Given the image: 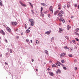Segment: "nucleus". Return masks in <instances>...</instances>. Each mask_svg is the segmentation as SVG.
Wrapping results in <instances>:
<instances>
[{
  "label": "nucleus",
  "instance_id": "f257e3e1",
  "mask_svg": "<svg viewBox=\"0 0 79 79\" xmlns=\"http://www.w3.org/2000/svg\"><path fill=\"white\" fill-rule=\"evenodd\" d=\"M29 21L30 22V23H31L30 26H33L35 23L34 21L32 19H29Z\"/></svg>",
  "mask_w": 79,
  "mask_h": 79
},
{
  "label": "nucleus",
  "instance_id": "f03ea898",
  "mask_svg": "<svg viewBox=\"0 0 79 79\" xmlns=\"http://www.w3.org/2000/svg\"><path fill=\"white\" fill-rule=\"evenodd\" d=\"M66 55V53L65 52H63L60 55V57L62 58L63 57L65 56Z\"/></svg>",
  "mask_w": 79,
  "mask_h": 79
},
{
  "label": "nucleus",
  "instance_id": "7ed1b4c3",
  "mask_svg": "<svg viewBox=\"0 0 79 79\" xmlns=\"http://www.w3.org/2000/svg\"><path fill=\"white\" fill-rule=\"evenodd\" d=\"M11 24H12L13 26H16L17 25V23L16 22H11Z\"/></svg>",
  "mask_w": 79,
  "mask_h": 79
},
{
  "label": "nucleus",
  "instance_id": "20e7f679",
  "mask_svg": "<svg viewBox=\"0 0 79 79\" xmlns=\"http://www.w3.org/2000/svg\"><path fill=\"white\" fill-rule=\"evenodd\" d=\"M0 33L3 35H5V32L3 30H2L1 31Z\"/></svg>",
  "mask_w": 79,
  "mask_h": 79
},
{
  "label": "nucleus",
  "instance_id": "39448f33",
  "mask_svg": "<svg viewBox=\"0 0 79 79\" xmlns=\"http://www.w3.org/2000/svg\"><path fill=\"white\" fill-rule=\"evenodd\" d=\"M6 29L9 32H11V29L10 28V27H7L6 28Z\"/></svg>",
  "mask_w": 79,
  "mask_h": 79
},
{
  "label": "nucleus",
  "instance_id": "423d86ee",
  "mask_svg": "<svg viewBox=\"0 0 79 79\" xmlns=\"http://www.w3.org/2000/svg\"><path fill=\"white\" fill-rule=\"evenodd\" d=\"M49 10L50 11H52V13H53V7L52 6H51L50 8H49Z\"/></svg>",
  "mask_w": 79,
  "mask_h": 79
},
{
  "label": "nucleus",
  "instance_id": "0eeeda50",
  "mask_svg": "<svg viewBox=\"0 0 79 79\" xmlns=\"http://www.w3.org/2000/svg\"><path fill=\"white\" fill-rule=\"evenodd\" d=\"M21 5H22L23 6H24V7H26L27 6L26 5L24 4L23 3L21 2H20Z\"/></svg>",
  "mask_w": 79,
  "mask_h": 79
},
{
  "label": "nucleus",
  "instance_id": "6e6552de",
  "mask_svg": "<svg viewBox=\"0 0 79 79\" xmlns=\"http://www.w3.org/2000/svg\"><path fill=\"white\" fill-rule=\"evenodd\" d=\"M56 73L57 74H59L61 73V70H60L58 69L57 70V71L56 72Z\"/></svg>",
  "mask_w": 79,
  "mask_h": 79
},
{
  "label": "nucleus",
  "instance_id": "1a4fd4ad",
  "mask_svg": "<svg viewBox=\"0 0 79 79\" xmlns=\"http://www.w3.org/2000/svg\"><path fill=\"white\" fill-rule=\"evenodd\" d=\"M49 74V75H50V76H53L54 74H53V73H52V72H48Z\"/></svg>",
  "mask_w": 79,
  "mask_h": 79
},
{
  "label": "nucleus",
  "instance_id": "9d476101",
  "mask_svg": "<svg viewBox=\"0 0 79 79\" xmlns=\"http://www.w3.org/2000/svg\"><path fill=\"white\" fill-rule=\"evenodd\" d=\"M59 10H61V5L60 4H59L58 6Z\"/></svg>",
  "mask_w": 79,
  "mask_h": 79
},
{
  "label": "nucleus",
  "instance_id": "9b49d317",
  "mask_svg": "<svg viewBox=\"0 0 79 79\" xmlns=\"http://www.w3.org/2000/svg\"><path fill=\"white\" fill-rule=\"evenodd\" d=\"M56 64L57 65V66H60V65L61 64L60 63V62H57V63Z\"/></svg>",
  "mask_w": 79,
  "mask_h": 79
},
{
  "label": "nucleus",
  "instance_id": "f8f14e48",
  "mask_svg": "<svg viewBox=\"0 0 79 79\" xmlns=\"http://www.w3.org/2000/svg\"><path fill=\"white\" fill-rule=\"evenodd\" d=\"M61 31H63V30H62V29L61 28H59V32H60V33H61Z\"/></svg>",
  "mask_w": 79,
  "mask_h": 79
},
{
  "label": "nucleus",
  "instance_id": "ddd939ff",
  "mask_svg": "<svg viewBox=\"0 0 79 79\" xmlns=\"http://www.w3.org/2000/svg\"><path fill=\"white\" fill-rule=\"evenodd\" d=\"M58 15L60 17H62V16H63V15L60 12L58 14Z\"/></svg>",
  "mask_w": 79,
  "mask_h": 79
},
{
  "label": "nucleus",
  "instance_id": "4468645a",
  "mask_svg": "<svg viewBox=\"0 0 79 79\" xmlns=\"http://www.w3.org/2000/svg\"><path fill=\"white\" fill-rule=\"evenodd\" d=\"M59 12V10H57V11H56L54 13V15H56V14H57V13H58Z\"/></svg>",
  "mask_w": 79,
  "mask_h": 79
},
{
  "label": "nucleus",
  "instance_id": "2eb2a0df",
  "mask_svg": "<svg viewBox=\"0 0 79 79\" xmlns=\"http://www.w3.org/2000/svg\"><path fill=\"white\" fill-rule=\"evenodd\" d=\"M41 5H43V6H47L44 3H41Z\"/></svg>",
  "mask_w": 79,
  "mask_h": 79
},
{
  "label": "nucleus",
  "instance_id": "dca6fc26",
  "mask_svg": "<svg viewBox=\"0 0 79 79\" xmlns=\"http://www.w3.org/2000/svg\"><path fill=\"white\" fill-rule=\"evenodd\" d=\"M29 32H30V30H27L26 31V33H29Z\"/></svg>",
  "mask_w": 79,
  "mask_h": 79
},
{
  "label": "nucleus",
  "instance_id": "f3484780",
  "mask_svg": "<svg viewBox=\"0 0 79 79\" xmlns=\"http://www.w3.org/2000/svg\"><path fill=\"white\" fill-rule=\"evenodd\" d=\"M45 34H48V35L49 34H50V31H47L46 33Z\"/></svg>",
  "mask_w": 79,
  "mask_h": 79
},
{
  "label": "nucleus",
  "instance_id": "a211bd4d",
  "mask_svg": "<svg viewBox=\"0 0 79 79\" xmlns=\"http://www.w3.org/2000/svg\"><path fill=\"white\" fill-rule=\"evenodd\" d=\"M60 13H62V14H64V11H63V10H61L60 11Z\"/></svg>",
  "mask_w": 79,
  "mask_h": 79
},
{
  "label": "nucleus",
  "instance_id": "6ab92c4d",
  "mask_svg": "<svg viewBox=\"0 0 79 79\" xmlns=\"http://www.w3.org/2000/svg\"><path fill=\"white\" fill-rule=\"evenodd\" d=\"M63 17H61L60 19V21H63Z\"/></svg>",
  "mask_w": 79,
  "mask_h": 79
},
{
  "label": "nucleus",
  "instance_id": "aec40b11",
  "mask_svg": "<svg viewBox=\"0 0 79 79\" xmlns=\"http://www.w3.org/2000/svg\"><path fill=\"white\" fill-rule=\"evenodd\" d=\"M41 15L43 17H44V14H43L42 13H41Z\"/></svg>",
  "mask_w": 79,
  "mask_h": 79
},
{
  "label": "nucleus",
  "instance_id": "412c9836",
  "mask_svg": "<svg viewBox=\"0 0 79 79\" xmlns=\"http://www.w3.org/2000/svg\"><path fill=\"white\" fill-rule=\"evenodd\" d=\"M52 68H55V67H56V65H55V64H53L52 65Z\"/></svg>",
  "mask_w": 79,
  "mask_h": 79
},
{
  "label": "nucleus",
  "instance_id": "4be33fe9",
  "mask_svg": "<svg viewBox=\"0 0 79 79\" xmlns=\"http://www.w3.org/2000/svg\"><path fill=\"white\" fill-rule=\"evenodd\" d=\"M29 4H30L32 8H33V5H32V4H31V2H29Z\"/></svg>",
  "mask_w": 79,
  "mask_h": 79
},
{
  "label": "nucleus",
  "instance_id": "5701e85b",
  "mask_svg": "<svg viewBox=\"0 0 79 79\" xmlns=\"http://www.w3.org/2000/svg\"><path fill=\"white\" fill-rule=\"evenodd\" d=\"M71 28V26H69V25H68V30H69V29Z\"/></svg>",
  "mask_w": 79,
  "mask_h": 79
},
{
  "label": "nucleus",
  "instance_id": "b1692460",
  "mask_svg": "<svg viewBox=\"0 0 79 79\" xmlns=\"http://www.w3.org/2000/svg\"><path fill=\"white\" fill-rule=\"evenodd\" d=\"M13 52V50H12L11 49H10V53H12Z\"/></svg>",
  "mask_w": 79,
  "mask_h": 79
},
{
  "label": "nucleus",
  "instance_id": "393cba45",
  "mask_svg": "<svg viewBox=\"0 0 79 79\" xmlns=\"http://www.w3.org/2000/svg\"><path fill=\"white\" fill-rule=\"evenodd\" d=\"M69 56L70 57H72L73 56V55L72 54H70L69 55Z\"/></svg>",
  "mask_w": 79,
  "mask_h": 79
},
{
  "label": "nucleus",
  "instance_id": "a878e982",
  "mask_svg": "<svg viewBox=\"0 0 79 79\" xmlns=\"http://www.w3.org/2000/svg\"><path fill=\"white\" fill-rule=\"evenodd\" d=\"M63 69H65V70H66V69H68L66 68V67H64L63 68Z\"/></svg>",
  "mask_w": 79,
  "mask_h": 79
},
{
  "label": "nucleus",
  "instance_id": "bb28decb",
  "mask_svg": "<svg viewBox=\"0 0 79 79\" xmlns=\"http://www.w3.org/2000/svg\"><path fill=\"white\" fill-rule=\"evenodd\" d=\"M78 31H79V28H77L76 29V32H78Z\"/></svg>",
  "mask_w": 79,
  "mask_h": 79
},
{
  "label": "nucleus",
  "instance_id": "cd10ccee",
  "mask_svg": "<svg viewBox=\"0 0 79 79\" xmlns=\"http://www.w3.org/2000/svg\"><path fill=\"white\" fill-rule=\"evenodd\" d=\"M48 13V11H45L44 12V14H46Z\"/></svg>",
  "mask_w": 79,
  "mask_h": 79
},
{
  "label": "nucleus",
  "instance_id": "c85d7f7f",
  "mask_svg": "<svg viewBox=\"0 0 79 79\" xmlns=\"http://www.w3.org/2000/svg\"><path fill=\"white\" fill-rule=\"evenodd\" d=\"M74 69H75V71H77V67H75Z\"/></svg>",
  "mask_w": 79,
  "mask_h": 79
},
{
  "label": "nucleus",
  "instance_id": "c756f323",
  "mask_svg": "<svg viewBox=\"0 0 79 79\" xmlns=\"http://www.w3.org/2000/svg\"><path fill=\"white\" fill-rule=\"evenodd\" d=\"M43 10V7H41V12H42Z\"/></svg>",
  "mask_w": 79,
  "mask_h": 79
},
{
  "label": "nucleus",
  "instance_id": "7c9ffc66",
  "mask_svg": "<svg viewBox=\"0 0 79 79\" xmlns=\"http://www.w3.org/2000/svg\"><path fill=\"white\" fill-rule=\"evenodd\" d=\"M61 62L62 63H64V60H61Z\"/></svg>",
  "mask_w": 79,
  "mask_h": 79
},
{
  "label": "nucleus",
  "instance_id": "2f4dec72",
  "mask_svg": "<svg viewBox=\"0 0 79 79\" xmlns=\"http://www.w3.org/2000/svg\"><path fill=\"white\" fill-rule=\"evenodd\" d=\"M75 34H76V35H79V34H78V33H77V32H75Z\"/></svg>",
  "mask_w": 79,
  "mask_h": 79
},
{
  "label": "nucleus",
  "instance_id": "473e14b6",
  "mask_svg": "<svg viewBox=\"0 0 79 79\" xmlns=\"http://www.w3.org/2000/svg\"><path fill=\"white\" fill-rule=\"evenodd\" d=\"M45 53H48V51H47V50H46L45 51Z\"/></svg>",
  "mask_w": 79,
  "mask_h": 79
},
{
  "label": "nucleus",
  "instance_id": "72a5a7b5",
  "mask_svg": "<svg viewBox=\"0 0 79 79\" xmlns=\"http://www.w3.org/2000/svg\"><path fill=\"white\" fill-rule=\"evenodd\" d=\"M72 42H73V43H74V44H75L76 43V42L75 41V40H72Z\"/></svg>",
  "mask_w": 79,
  "mask_h": 79
},
{
  "label": "nucleus",
  "instance_id": "f704fd0d",
  "mask_svg": "<svg viewBox=\"0 0 79 79\" xmlns=\"http://www.w3.org/2000/svg\"><path fill=\"white\" fill-rule=\"evenodd\" d=\"M75 39H76L77 40V41L78 42H79V39L77 38H75Z\"/></svg>",
  "mask_w": 79,
  "mask_h": 79
},
{
  "label": "nucleus",
  "instance_id": "c9c22d12",
  "mask_svg": "<svg viewBox=\"0 0 79 79\" xmlns=\"http://www.w3.org/2000/svg\"><path fill=\"white\" fill-rule=\"evenodd\" d=\"M36 44H39V41L38 40H36Z\"/></svg>",
  "mask_w": 79,
  "mask_h": 79
},
{
  "label": "nucleus",
  "instance_id": "e433bc0d",
  "mask_svg": "<svg viewBox=\"0 0 79 79\" xmlns=\"http://www.w3.org/2000/svg\"><path fill=\"white\" fill-rule=\"evenodd\" d=\"M0 5L1 6H3V4H2V2L0 3Z\"/></svg>",
  "mask_w": 79,
  "mask_h": 79
},
{
  "label": "nucleus",
  "instance_id": "4c0bfd02",
  "mask_svg": "<svg viewBox=\"0 0 79 79\" xmlns=\"http://www.w3.org/2000/svg\"><path fill=\"white\" fill-rule=\"evenodd\" d=\"M62 21H63V23H65V20L64 19H63Z\"/></svg>",
  "mask_w": 79,
  "mask_h": 79
},
{
  "label": "nucleus",
  "instance_id": "58836bf2",
  "mask_svg": "<svg viewBox=\"0 0 79 79\" xmlns=\"http://www.w3.org/2000/svg\"><path fill=\"white\" fill-rule=\"evenodd\" d=\"M67 6L68 8H69L70 7V5H68Z\"/></svg>",
  "mask_w": 79,
  "mask_h": 79
},
{
  "label": "nucleus",
  "instance_id": "ea45409f",
  "mask_svg": "<svg viewBox=\"0 0 79 79\" xmlns=\"http://www.w3.org/2000/svg\"><path fill=\"white\" fill-rule=\"evenodd\" d=\"M48 18H50V14H48Z\"/></svg>",
  "mask_w": 79,
  "mask_h": 79
},
{
  "label": "nucleus",
  "instance_id": "a19ab883",
  "mask_svg": "<svg viewBox=\"0 0 79 79\" xmlns=\"http://www.w3.org/2000/svg\"><path fill=\"white\" fill-rule=\"evenodd\" d=\"M65 38H66L67 39H68V36H65Z\"/></svg>",
  "mask_w": 79,
  "mask_h": 79
},
{
  "label": "nucleus",
  "instance_id": "79ce46f5",
  "mask_svg": "<svg viewBox=\"0 0 79 79\" xmlns=\"http://www.w3.org/2000/svg\"><path fill=\"white\" fill-rule=\"evenodd\" d=\"M5 40L6 43H8V40H7L6 39H5Z\"/></svg>",
  "mask_w": 79,
  "mask_h": 79
},
{
  "label": "nucleus",
  "instance_id": "37998d69",
  "mask_svg": "<svg viewBox=\"0 0 79 79\" xmlns=\"http://www.w3.org/2000/svg\"><path fill=\"white\" fill-rule=\"evenodd\" d=\"M31 13H32V14H34V11H33V10H31Z\"/></svg>",
  "mask_w": 79,
  "mask_h": 79
},
{
  "label": "nucleus",
  "instance_id": "c03bdc74",
  "mask_svg": "<svg viewBox=\"0 0 79 79\" xmlns=\"http://www.w3.org/2000/svg\"><path fill=\"white\" fill-rule=\"evenodd\" d=\"M64 48H65V49H66V48H67V46H65L64 47Z\"/></svg>",
  "mask_w": 79,
  "mask_h": 79
},
{
  "label": "nucleus",
  "instance_id": "a18cd8bd",
  "mask_svg": "<svg viewBox=\"0 0 79 79\" xmlns=\"http://www.w3.org/2000/svg\"><path fill=\"white\" fill-rule=\"evenodd\" d=\"M26 40L27 42H28L29 41V40L28 39H27Z\"/></svg>",
  "mask_w": 79,
  "mask_h": 79
},
{
  "label": "nucleus",
  "instance_id": "49530a36",
  "mask_svg": "<svg viewBox=\"0 0 79 79\" xmlns=\"http://www.w3.org/2000/svg\"><path fill=\"white\" fill-rule=\"evenodd\" d=\"M0 57H2V54H0Z\"/></svg>",
  "mask_w": 79,
  "mask_h": 79
},
{
  "label": "nucleus",
  "instance_id": "de8ad7c7",
  "mask_svg": "<svg viewBox=\"0 0 79 79\" xmlns=\"http://www.w3.org/2000/svg\"><path fill=\"white\" fill-rule=\"evenodd\" d=\"M61 65V66H62L63 67L64 66V65L61 64H60Z\"/></svg>",
  "mask_w": 79,
  "mask_h": 79
},
{
  "label": "nucleus",
  "instance_id": "09e8293b",
  "mask_svg": "<svg viewBox=\"0 0 79 79\" xmlns=\"http://www.w3.org/2000/svg\"><path fill=\"white\" fill-rule=\"evenodd\" d=\"M54 38L52 37L51 38V40H54Z\"/></svg>",
  "mask_w": 79,
  "mask_h": 79
},
{
  "label": "nucleus",
  "instance_id": "8fccbe9b",
  "mask_svg": "<svg viewBox=\"0 0 79 79\" xmlns=\"http://www.w3.org/2000/svg\"><path fill=\"white\" fill-rule=\"evenodd\" d=\"M18 29H16L15 30L16 31H17V32H18Z\"/></svg>",
  "mask_w": 79,
  "mask_h": 79
},
{
  "label": "nucleus",
  "instance_id": "3c124183",
  "mask_svg": "<svg viewBox=\"0 0 79 79\" xmlns=\"http://www.w3.org/2000/svg\"><path fill=\"white\" fill-rule=\"evenodd\" d=\"M75 7H77V4H75Z\"/></svg>",
  "mask_w": 79,
  "mask_h": 79
},
{
  "label": "nucleus",
  "instance_id": "603ef678",
  "mask_svg": "<svg viewBox=\"0 0 79 79\" xmlns=\"http://www.w3.org/2000/svg\"><path fill=\"white\" fill-rule=\"evenodd\" d=\"M50 69L48 68V71H50Z\"/></svg>",
  "mask_w": 79,
  "mask_h": 79
},
{
  "label": "nucleus",
  "instance_id": "864d4df0",
  "mask_svg": "<svg viewBox=\"0 0 79 79\" xmlns=\"http://www.w3.org/2000/svg\"><path fill=\"white\" fill-rule=\"evenodd\" d=\"M57 20H59V18H57Z\"/></svg>",
  "mask_w": 79,
  "mask_h": 79
},
{
  "label": "nucleus",
  "instance_id": "5fc2aeb1",
  "mask_svg": "<svg viewBox=\"0 0 79 79\" xmlns=\"http://www.w3.org/2000/svg\"><path fill=\"white\" fill-rule=\"evenodd\" d=\"M25 27H26L27 26H26V24H25Z\"/></svg>",
  "mask_w": 79,
  "mask_h": 79
},
{
  "label": "nucleus",
  "instance_id": "6e6d98bb",
  "mask_svg": "<svg viewBox=\"0 0 79 79\" xmlns=\"http://www.w3.org/2000/svg\"><path fill=\"white\" fill-rule=\"evenodd\" d=\"M50 63H52V61H51V60H50Z\"/></svg>",
  "mask_w": 79,
  "mask_h": 79
},
{
  "label": "nucleus",
  "instance_id": "4d7b16f0",
  "mask_svg": "<svg viewBox=\"0 0 79 79\" xmlns=\"http://www.w3.org/2000/svg\"><path fill=\"white\" fill-rule=\"evenodd\" d=\"M5 64H7L6 62L5 63Z\"/></svg>",
  "mask_w": 79,
  "mask_h": 79
},
{
  "label": "nucleus",
  "instance_id": "13d9d810",
  "mask_svg": "<svg viewBox=\"0 0 79 79\" xmlns=\"http://www.w3.org/2000/svg\"><path fill=\"white\" fill-rule=\"evenodd\" d=\"M36 71H38V69H36Z\"/></svg>",
  "mask_w": 79,
  "mask_h": 79
},
{
  "label": "nucleus",
  "instance_id": "bf43d9fd",
  "mask_svg": "<svg viewBox=\"0 0 79 79\" xmlns=\"http://www.w3.org/2000/svg\"><path fill=\"white\" fill-rule=\"evenodd\" d=\"M32 62H34V59H32Z\"/></svg>",
  "mask_w": 79,
  "mask_h": 79
},
{
  "label": "nucleus",
  "instance_id": "052dcab7",
  "mask_svg": "<svg viewBox=\"0 0 79 79\" xmlns=\"http://www.w3.org/2000/svg\"><path fill=\"white\" fill-rule=\"evenodd\" d=\"M77 45H79V44H78V43H77Z\"/></svg>",
  "mask_w": 79,
  "mask_h": 79
},
{
  "label": "nucleus",
  "instance_id": "680f3d73",
  "mask_svg": "<svg viewBox=\"0 0 79 79\" xmlns=\"http://www.w3.org/2000/svg\"><path fill=\"white\" fill-rule=\"evenodd\" d=\"M66 49H67V50H69V48H67Z\"/></svg>",
  "mask_w": 79,
  "mask_h": 79
},
{
  "label": "nucleus",
  "instance_id": "e2e57ef3",
  "mask_svg": "<svg viewBox=\"0 0 79 79\" xmlns=\"http://www.w3.org/2000/svg\"><path fill=\"white\" fill-rule=\"evenodd\" d=\"M64 8H66V6H64Z\"/></svg>",
  "mask_w": 79,
  "mask_h": 79
},
{
  "label": "nucleus",
  "instance_id": "0e129e2a",
  "mask_svg": "<svg viewBox=\"0 0 79 79\" xmlns=\"http://www.w3.org/2000/svg\"><path fill=\"white\" fill-rule=\"evenodd\" d=\"M78 9H79V5H78Z\"/></svg>",
  "mask_w": 79,
  "mask_h": 79
},
{
  "label": "nucleus",
  "instance_id": "69168bd1",
  "mask_svg": "<svg viewBox=\"0 0 79 79\" xmlns=\"http://www.w3.org/2000/svg\"><path fill=\"white\" fill-rule=\"evenodd\" d=\"M2 2V0H0V3Z\"/></svg>",
  "mask_w": 79,
  "mask_h": 79
},
{
  "label": "nucleus",
  "instance_id": "338daca9",
  "mask_svg": "<svg viewBox=\"0 0 79 79\" xmlns=\"http://www.w3.org/2000/svg\"><path fill=\"white\" fill-rule=\"evenodd\" d=\"M31 43H32V40H31Z\"/></svg>",
  "mask_w": 79,
  "mask_h": 79
},
{
  "label": "nucleus",
  "instance_id": "774afa93",
  "mask_svg": "<svg viewBox=\"0 0 79 79\" xmlns=\"http://www.w3.org/2000/svg\"><path fill=\"white\" fill-rule=\"evenodd\" d=\"M17 39H18L19 38V37L18 36L17 37Z\"/></svg>",
  "mask_w": 79,
  "mask_h": 79
}]
</instances>
